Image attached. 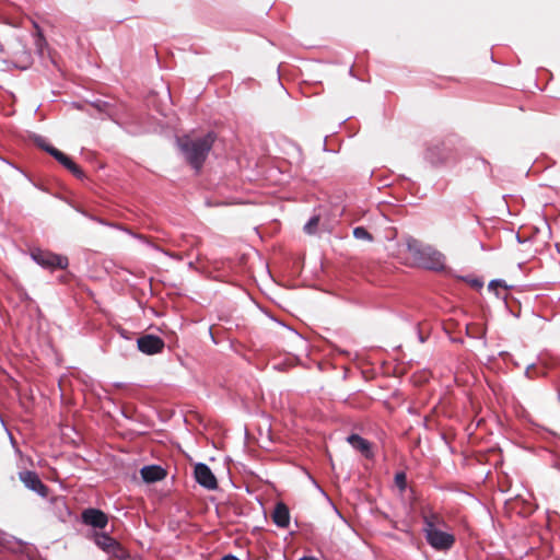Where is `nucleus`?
I'll return each mask as SVG.
<instances>
[{
	"label": "nucleus",
	"mask_w": 560,
	"mask_h": 560,
	"mask_svg": "<svg viewBox=\"0 0 560 560\" xmlns=\"http://www.w3.org/2000/svg\"><path fill=\"white\" fill-rule=\"evenodd\" d=\"M214 140L215 135L213 132H208L202 137L183 136L177 138V145L185 160L196 171H199L202 167Z\"/></svg>",
	"instance_id": "f257e3e1"
},
{
	"label": "nucleus",
	"mask_w": 560,
	"mask_h": 560,
	"mask_svg": "<svg viewBox=\"0 0 560 560\" xmlns=\"http://www.w3.org/2000/svg\"><path fill=\"white\" fill-rule=\"evenodd\" d=\"M423 533L428 544L439 551L451 549L455 542V537L447 530L444 518L433 512L423 514Z\"/></svg>",
	"instance_id": "f03ea898"
},
{
	"label": "nucleus",
	"mask_w": 560,
	"mask_h": 560,
	"mask_svg": "<svg viewBox=\"0 0 560 560\" xmlns=\"http://www.w3.org/2000/svg\"><path fill=\"white\" fill-rule=\"evenodd\" d=\"M407 252L413 264L425 269L438 270L444 266V256L429 245H423L416 238L408 237L405 242Z\"/></svg>",
	"instance_id": "7ed1b4c3"
},
{
	"label": "nucleus",
	"mask_w": 560,
	"mask_h": 560,
	"mask_svg": "<svg viewBox=\"0 0 560 560\" xmlns=\"http://www.w3.org/2000/svg\"><path fill=\"white\" fill-rule=\"evenodd\" d=\"M93 540L95 545L107 555L119 560H125L128 557L126 549L106 533H95Z\"/></svg>",
	"instance_id": "20e7f679"
},
{
	"label": "nucleus",
	"mask_w": 560,
	"mask_h": 560,
	"mask_svg": "<svg viewBox=\"0 0 560 560\" xmlns=\"http://www.w3.org/2000/svg\"><path fill=\"white\" fill-rule=\"evenodd\" d=\"M33 260L44 268H59L65 269L68 266V258L60 256L48 250L39 248L33 249L31 253Z\"/></svg>",
	"instance_id": "39448f33"
},
{
	"label": "nucleus",
	"mask_w": 560,
	"mask_h": 560,
	"mask_svg": "<svg viewBox=\"0 0 560 560\" xmlns=\"http://www.w3.org/2000/svg\"><path fill=\"white\" fill-rule=\"evenodd\" d=\"M195 478L196 481L208 490H214L218 488V481L211 469L203 463H198L195 466Z\"/></svg>",
	"instance_id": "423d86ee"
},
{
	"label": "nucleus",
	"mask_w": 560,
	"mask_h": 560,
	"mask_svg": "<svg viewBox=\"0 0 560 560\" xmlns=\"http://www.w3.org/2000/svg\"><path fill=\"white\" fill-rule=\"evenodd\" d=\"M20 480L24 483V486L39 494L40 497L45 498L47 497L48 489L47 487L42 482L38 475L31 470H24L19 474Z\"/></svg>",
	"instance_id": "0eeeda50"
},
{
	"label": "nucleus",
	"mask_w": 560,
	"mask_h": 560,
	"mask_svg": "<svg viewBox=\"0 0 560 560\" xmlns=\"http://www.w3.org/2000/svg\"><path fill=\"white\" fill-rule=\"evenodd\" d=\"M138 349L144 354H156L164 348V341L154 335H145L137 340Z\"/></svg>",
	"instance_id": "6e6552de"
},
{
	"label": "nucleus",
	"mask_w": 560,
	"mask_h": 560,
	"mask_svg": "<svg viewBox=\"0 0 560 560\" xmlns=\"http://www.w3.org/2000/svg\"><path fill=\"white\" fill-rule=\"evenodd\" d=\"M82 522L94 528L103 529L108 524L107 515L98 509H86L82 512Z\"/></svg>",
	"instance_id": "1a4fd4ad"
},
{
	"label": "nucleus",
	"mask_w": 560,
	"mask_h": 560,
	"mask_svg": "<svg viewBox=\"0 0 560 560\" xmlns=\"http://www.w3.org/2000/svg\"><path fill=\"white\" fill-rule=\"evenodd\" d=\"M48 154L54 156L62 166H65L75 177H78V178H82L83 177L82 170L74 162H72V160L69 156H67L65 153H62L58 149L50 148L48 150Z\"/></svg>",
	"instance_id": "9d476101"
},
{
	"label": "nucleus",
	"mask_w": 560,
	"mask_h": 560,
	"mask_svg": "<svg viewBox=\"0 0 560 560\" xmlns=\"http://www.w3.org/2000/svg\"><path fill=\"white\" fill-rule=\"evenodd\" d=\"M272 521L273 523L281 528H287L290 524V512L288 506L279 502L276 504L275 510L272 512Z\"/></svg>",
	"instance_id": "9b49d317"
},
{
	"label": "nucleus",
	"mask_w": 560,
	"mask_h": 560,
	"mask_svg": "<svg viewBox=\"0 0 560 560\" xmlns=\"http://www.w3.org/2000/svg\"><path fill=\"white\" fill-rule=\"evenodd\" d=\"M140 474L145 482H156L164 479L166 476V471L156 465L142 467Z\"/></svg>",
	"instance_id": "f8f14e48"
},
{
	"label": "nucleus",
	"mask_w": 560,
	"mask_h": 560,
	"mask_svg": "<svg viewBox=\"0 0 560 560\" xmlns=\"http://www.w3.org/2000/svg\"><path fill=\"white\" fill-rule=\"evenodd\" d=\"M349 444L360 451L363 454H368L370 451V443L358 434H351L348 436Z\"/></svg>",
	"instance_id": "ddd939ff"
},
{
	"label": "nucleus",
	"mask_w": 560,
	"mask_h": 560,
	"mask_svg": "<svg viewBox=\"0 0 560 560\" xmlns=\"http://www.w3.org/2000/svg\"><path fill=\"white\" fill-rule=\"evenodd\" d=\"M353 235L358 240L372 241V235L363 226H358L353 230Z\"/></svg>",
	"instance_id": "4468645a"
},
{
	"label": "nucleus",
	"mask_w": 560,
	"mask_h": 560,
	"mask_svg": "<svg viewBox=\"0 0 560 560\" xmlns=\"http://www.w3.org/2000/svg\"><path fill=\"white\" fill-rule=\"evenodd\" d=\"M319 223V218L318 217H312L307 223L304 225V231L307 233V234H313L315 233L316 229H317V225Z\"/></svg>",
	"instance_id": "2eb2a0df"
},
{
	"label": "nucleus",
	"mask_w": 560,
	"mask_h": 560,
	"mask_svg": "<svg viewBox=\"0 0 560 560\" xmlns=\"http://www.w3.org/2000/svg\"><path fill=\"white\" fill-rule=\"evenodd\" d=\"M35 143L37 144V147H39L40 149H43L44 151H46L48 153V150L50 148H54L52 145H50L45 138L40 137V136H37L35 137Z\"/></svg>",
	"instance_id": "dca6fc26"
},
{
	"label": "nucleus",
	"mask_w": 560,
	"mask_h": 560,
	"mask_svg": "<svg viewBox=\"0 0 560 560\" xmlns=\"http://www.w3.org/2000/svg\"><path fill=\"white\" fill-rule=\"evenodd\" d=\"M45 44H46V42H45L44 36L42 35V33L38 32L36 35V38H35V45H36L39 54H43V47Z\"/></svg>",
	"instance_id": "f3484780"
},
{
	"label": "nucleus",
	"mask_w": 560,
	"mask_h": 560,
	"mask_svg": "<svg viewBox=\"0 0 560 560\" xmlns=\"http://www.w3.org/2000/svg\"><path fill=\"white\" fill-rule=\"evenodd\" d=\"M396 483L400 489L405 488L406 485V476L405 474H397L395 477Z\"/></svg>",
	"instance_id": "a211bd4d"
},
{
	"label": "nucleus",
	"mask_w": 560,
	"mask_h": 560,
	"mask_svg": "<svg viewBox=\"0 0 560 560\" xmlns=\"http://www.w3.org/2000/svg\"><path fill=\"white\" fill-rule=\"evenodd\" d=\"M94 106L101 112H107L109 105L106 102L97 101Z\"/></svg>",
	"instance_id": "6ab92c4d"
},
{
	"label": "nucleus",
	"mask_w": 560,
	"mask_h": 560,
	"mask_svg": "<svg viewBox=\"0 0 560 560\" xmlns=\"http://www.w3.org/2000/svg\"><path fill=\"white\" fill-rule=\"evenodd\" d=\"M505 288V284L502 280H492L490 283H489V289L490 290H494L495 288Z\"/></svg>",
	"instance_id": "aec40b11"
},
{
	"label": "nucleus",
	"mask_w": 560,
	"mask_h": 560,
	"mask_svg": "<svg viewBox=\"0 0 560 560\" xmlns=\"http://www.w3.org/2000/svg\"><path fill=\"white\" fill-rule=\"evenodd\" d=\"M222 560H240L238 558H236L235 556H232V555H229V556H224L222 558Z\"/></svg>",
	"instance_id": "412c9836"
},
{
	"label": "nucleus",
	"mask_w": 560,
	"mask_h": 560,
	"mask_svg": "<svg viewBox=\"0 0 560 560\" xmlns=\"http://www.w3.org/2000/svg\"><path fill=\"white\" fill-rule=\"evenodd\" d=\"M299 560H318V559L315 557H302Z\"/></svg>",
	"instance_id": "4be33fe9"
},
{
	"label": "nucleus",
	"mask_w": 560,
	"mask_h": 560,
	"mask_svg": "<svg viewBox=\"0 0 560 560\" xmlns=\"http://www.w3.org/2000/svg\"><path fill=\"white\" fill-rule=\"evenodd\" d=\"M419 340H420V342H424V338L422 337L421 334H419Z\"/></svg>",
	"instance_id": "5701e85b"
}]
</instances>
